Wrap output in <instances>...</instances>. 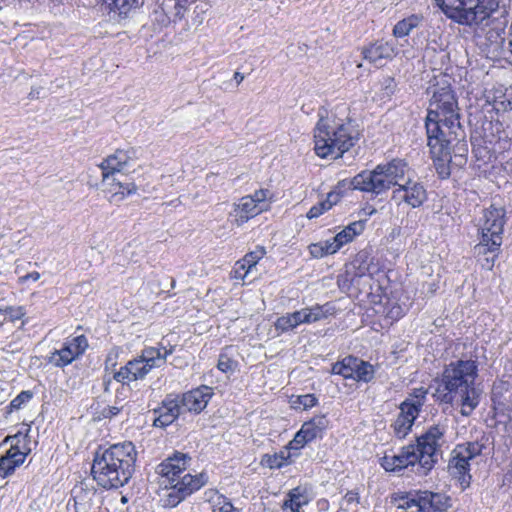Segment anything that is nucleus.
Wrapping results in <instances>:
<instances>
[{
	"instance_id": "f257e3e1",
	"label": "nucleus",
	"mask_w": 512,
	"mask_h": 512,
	"mask_svg": "<svg viewBox=\"0 0 512 512\" xmlns=\"http://www.w3.org/2000/svg\"><path fill=\"white\" fill-rule=\"evenodd\" d=\"M427 146L438 175L450 176L451 148L457 142L458 150L467 152L465 131L460 123L458 102L449 85L432 88L429 108L425 119Z\"/></svg>"
},
{
	"instance_id": "f03ea898",
	"label": "nucleus",
	"mask_w": 512,
	"mask_h": 512,
	"mask_svg": "<svg viewBox=\"0 0 512 512\" xmlns=\"http://www.w3.org/2000/svg\"><path fill=\"white\" fill-rule=\"evenodd\" d=\"M347 107L337 106L334 110L320 109L319 119L313 130L314 151L321 158L337 159L355 145L359 132L345 116Z\"/></svg>"
},
{
	"instance_id": "7ed1b4c3",
	"label": "nucleus",
	"mask_w": 512,
	"mask_h": 512,
	"mask_svg": "<svg viewBox=\"0 0 512 512\" xmlns=\"http://www.w3.org/2000/svg\"><path fill=\"white\" fill-rule=\"evenodd\" d=\"M478 367L473 360H457L448 364L441 376L438 399L446 404H458L460 413L469 416L480 403V391L475 387Z\"/></svg>"
},
{
	"instance_id": "20e7f679",
	"label": "nucleus",
	"mask_w": 512,
	"mask_h": 512,
	"mask_svg": "<svg viewBox=\"0 0 512 512\" xmlns=\"http://www.w3.org/2000/svg\"><path fill=\"white\" fill-rule=\"evenodd\" d=\"M136 458L135 445L130 441L99 448L91 467L92 477L105 490L123 487L134 473Z\"/></svg>"
},
{
	"instance_id": "39448f33",
	"label": "nucleus",
	"mask_w": 512,
	"mask_h": 512,
	"mask_svg": "<svg viewBox=\"0 0 512 512\" xmlns=\"http://www.w3.org/2000/svg\"><path fill=\"white\" fill-rule=\"evenodd\" d=\"M174 350L175 346L164 339L156 346H145L136 357L114 373L113 379L122 384L143 380L153 369L165 365Z\"/></svg>"
},
{
	"instance_id": "423d86ee",
	"label": "nucleus",
	"mask_w": 512,
	"mask_h": 512,
	"mask_svg": "<svg viewBox=\"0 0 512 512\" xmlns=\"http://www.w3.org/2000/svg\"><path fill=\"white\" fill-rule=\"evenodd\" d=\"M502 0H434L450 20L459 25L480 26L500 8Z\"/></svg>"
},
{
	"instance_id": "0eeeda50",
	"label": "nucleus",
	"mask_w": 512,
	"mask_h": 512,
	"mask_svg": "<svg viewBox=\"0 0 512 512\" xmlns=\"http://www.w3.org/2000/svg\"><path fill=\"white\" fill-rule=\"evenodd\" d=\"M407 164L400 159L377 165L372 171H362L351 180V186L355 190L379 195L391 187L401 185L405 180Z\"/></svg>"
},
{
	"instance_id": "6e6552de",
	"label": "nucleus",
	"mask_w": 512,
	"mask_h": 512,
	"mask_svg": "<svg viewBox=\"0 0 512 512\" xmlns=\"http://www.w3.org/2000/svg\"><path fill=\"white\" fill-rule=\"evenodd\" d=\"M134 148L118 149L105 158L99 165L102 171L103 184L110 193L111 202H120L125 197L136 193V185L132 182H123L117 175H122L131 161L137 158Z\"/></svg>"
},
{
	"instance_id": "1a4fd4ad",
	"label": "nucleus",
	"mask_w": 512,
	"mask_h": 512,
	"mask_svg": "<svg viewBox=\"0 0 512 512\" xmlns=\"http://www.w3.org/2000/svg\"><path fill=\"white\" fill-rule=\"evenodd\" d=\"M448 431L447 419L439 421L427 428V430L417 438L418 456H420V474L426 476L435 466L438 457L441 455V448L446 443V433Z\"/></svg>"
},
{
	"instance_id": "9d476101",
	"label": "nucleus",
	"mask_w": 512,
	"mask_h": 512,
	"mask_svg": "<svg viewBox=\"0 0 512 512\" xmlns=\"http://www.w3.org/2000/svg\"><path fill=\"white\" fill-rule=\"evenodd\" d=\"M484 449V445L478 441L458 444L451 452L448 463V472L458 479L463 488L470 485V461L479 456Z\"/></svg>"
},
{
	"instance_id": "9b49d317",
	"label": "nucleus",
	"mask_w": 512,
	"mask_h": 512,
	"mask_svg": "<svg viewBox=\"0 0 512 512\" xmlns=\"http://www.w3.org/2000/svg\"><path fill=\"white\" fill-rule=\"evenodd\" d=\"M87 347L88 340L84 335L67 338L59 350L51 353L49 362L56 367L67 366L81 356Z\"/></svg>"
},
{
	"instance_id": "f8f14e48",
	"label": "nucleus",
	"mask_w": 512,
	"mask_h": 512,
	"mask_svg": "<svg viewBox=\"0 0 512 512\" xmlns=\"http://www.w3.org/2000/svg\"><path fill=\"white\" fill-rule=\"evenodd\" d=\"M392 200L397 205L405 203L412 208H418L427 200V192L423 184L408 179L393 190Z\"/></svg>"
},
{
	"instance_id": "ddd939ff",
	"label": "nucleus",
	"mask_w": 512,
	"mask_h": 512,
	"mask_svg": "<svg viewBox=\"0 0 512 512\" xmlns=\"http://www.w3.org/2000/svg\"><path fill=\"white\" fill-rule=\"evenodd\" d=\"M183 411L179 395L168 394L159 407L153 409V426L165 428L171 425Z\"/></svg>"
},
{
	"instance_id": "4468645a",
	"label": "nucleus",
	"mask_w": 512,
	"mask_h": 512,
	"mask_svg": "<svg viewBox=\"0 0 512 512\" xmlns=\"http://www.w3.org/2000/svg\"><path fill=\"white\" fill-rule=\"evenodd\" d=\"M506 223V211L502 207H495L491 205L489 208L483 211V217L480 223V231L492 232V236L494 237V247H496L499 242H502V235L504 231V226Z\"/></svg>"
},
{
	"instance_id": "2eb2a0df",
	"label": "nucleus",
	"mask_w": 512,
	"mask_h": 512,
	"mask_svg": "<svg viewBox=\"0 0 512 512\" xmlns=\"http://www.w3.org/2000/svg\"><path fill=\"white\" fill-rule=\"evenodd\" d=\"M213 395L211 387L202 385L179 395L180 404L184 411L199 414L206 408Z\"/></svg>"
},
{
	"instance_id": "dca6fc26",
	"label": "nucleus",
	"mask_w": 512,
	"mask_h": 512,
	"mask_svg": "<svg viewBox=\"0 0 512 512\" xmlns=\"http://www.w3.org/2000/svg\"><path fill=\"white\" fill-rule=\"evenodd\" d=\"M397 54V48L394 41H384L383 39L371 43L363 48V58L370 63L381 66L383 60H390Z\"/></svg>"
},
{
	"instance_id": "f3484780",
	"label": "nucleus",
	"mask_w": 512,
	"mask_h": 512,
	"mask_svg": "<svg viewBox=\"0 0 512 512\" xmlns=\"http://www.w3.org/2000/svg\"><path fill=\"white\" fill-rule=\"evenodd\" d=\"M427 398V389L424 387L415 388L399 405V414L411 421L413 424L418 418Z\"/></svg>"
},
{
	"instance_id": "a211bd4d",
	"label": "nucleus",
	"mask_w": 512,
	"mask_h": 512,
	"mask_svg": "<svg viewBox=\"0 0 512 512\" xmlns=\"http://www.w3.org/2000/svg\"><path fill=\"white\" fill-rule=\"evenodd\" d=\"M450 496L432 491H418L419 512H444L451 507Z\"/></svg>"
},
{
	"instance_id": "6ab92c4d",
	"label": "nucleus",
	"mask_w": 512,
	"mask_h": 512,
	"mask_svg": "<svg viewBox=\"0 0 512 512\" xmlns=\"http://www.w3.org/2000/svg\"><path fill=\"white\" fill-rule=\"evenodd\" d=\"M189 460L186 454L177 452L158 466V473L167 480L168 484H172L184 473Z\"/></svg>"
},
{
	"instance_id": "aec40b11",
	"label": "nucleus",
	"mask_w": 512,
	"mask_h": 512,
	"mask_svg": "<svg viewBox=\"0 0 512 512\" xmlns=\"http://www.w3.org/2000/svg\"><path fill=\"white\" fill-rule=\"evenodd\" d=\"M334 313V307L330 303L324 305L316 304L311 307L302 308L292 312L297 325L311 324L327 318Z\"/></svg>"
},
{
	"instance_id": "412c9836",
	"label": "nucleus",
	"mask_w": 512,
	"mask_h": 512,
	"mask_svg": "<svg viewBox=\"0 0 512 512\" xmlns=\"http://www.w3.org/2000/svg\"><path fill=\"white\" fill-rule=\"evenodd\" d=\"M257 205L258 204L253 202L252 198L248 196L242 197L239 202L235 204L233 211L230 213L232 221H234L237 226H241L249 219L257 216L261 213V208Z\"/></svg>"
},
{
	"instance_id": "4be33fe9",
	"label": "nucleus",
	"mask_w": 512,
	"mask_h": 512,
	"mask_svg": "<svg viewBox=\"0 0 512 512\" xmlns=\"http://www.w3.org/2000/svg\"><path fill=\"white\" fill-rule=\"evenodd\" d=\"M31 431V426L28 424H23L20 430L14 435H8L3 440V444H10L9 450L11 451H19L24 453L27 457L31 452V440L29 433Z\"/></svg>"
},
{
	"instance_id": "5701e85b",
	"label": "nucleus",
	"mask_w": 512,
	"mask_h": 512,
	"mask_svg": "<svg viewBox=\"0 0 512 512\" xmlns=\"http://www.w3.org/2000/svg\"><path fill=\"white\" fill-rule=\"evenodd\" d=\"M208 481V477L205 473H199L192 475L186 473L178 478L173 484L186 498L198 491Z\"/></svg>"
},
{
	"instance_id": "b1692460",
	"label": "nucleus",
	"mask_w": 512,
	"mask_h": 512,
	"mask_svg": "<svg viewBox=\"0 0 512 512\" xmlns=\"http://www.w3.org/2000/svg\"><path fill=\"white\" fill-rule=\"evenodd\" d=\"M25 459L26 456L24 453L8 449L5 454L0 457V477L6 478L12 475L15 470L24 463Z\"/></svg>"
},
{
	"instance_id": "393cba45",
	"label": "nucleus",
	"mask_w": 512,
	"mask_h": 512,
	"mask_svg": "<svg viewBox=\"0 0 512 512\" xmlns=\"http://www.w3.org/2000/svg\"><path fill=\"white\" fill-rule=\"evenodd\" d=\"M395 457L396 466L398 471L407 468L408 466H417L415 472L420 474V456H418L417 447L415 445H408L403 447L399 454L393 455Z\"/></svg>"
},
{
	"instance_id": "a878e982",
	"label": "nucleus",
	"mask_w": 512,
	"mask_h": 512,
	"mask_svg": "<svg viewBox=\"0 0 512 512\" xmlns=\"http://www.w3.org/2000/svg\"><path fill=\"white\" fill-rule=\"evenodd\" d=\"M364 230V222L355 221L337 233L331 240L332 245L338 251L343 245L351 242L355 236L360 235Z\"/></svg>"
},
{
	"instance_id": "bb28decb",
	"label": "nucleus",
	"mask_w": 512,
	"mask_h": 512,
	"mask_svg": "<svg viewBox=\"0 0 512 512\" xmlns=\"http://www.w3.org/2000/svg\"><path fill=\"white\" fill-rule=\"evenodd\" d=\"M109 12L119 17H126L131 11L140 8L144 0H102Z\"/></svg>"
},
{
	"instance_id": "cd10ccee",
	"label": "nucleus",
	"mask_w": 512,
	"mask_h": 512,
	"mask_svg": "<svg viewBox=\"0 0 512 512\" xmlns=\"http://www.w3.org/2000/svg\"><path fill=\"white\" fill-rule=\"evenodd\" d=\"M308 504V497L299 487L292 489L282 504L283 512H303V506Z\"/></svg>"
},
{
	"instance_id": "c85d7f7f",
	"label": "nucleus",
	"mask_w": 512,
	"mask_h": 512,
	"mask_svg": "<svg viewBox=\"0 0 512 512\" xmlns=\"http://www.w3.org/2000/svg\"><path fill=\"white\" fill-rule=\"evenodd\" d=\"M297 453L290 452L286 447L278 453L273 455L266 454L263 456L262 463L270 469H280L292 463V458L297 456Z\"/></svg>"
},
{
	"instance_id": "c756f323",
	"label": "nucleus",
	"mask_w": 512,
	"mask_h": 512,
	"mask_svg": "<svg viewBox=\"0 0 512 512\" xmlns=\"http://www.w3.org/2000/svg\"><path fill=\"white\" fill-rule=\"evenodd\" d=\"M423 21V16L412 14L400 21H398L393 28V35L396 38H402L410 34V32L417 28Z\"/></svg>"
},
{
	"instance_id": "7c9ffc66",
	"label": "nucleus",
	"mask_w": 512,
	"mask_h": 512,
	"mask_svg": "<svg viewBox=\"0 0 512 512\" xmlns=\"http://www.w3.org/2000/svg\"><path fill=\"white\" fill-rule=\"evenodd\" d=\"M327 426V420L324 416H318L314 417L310 421L305 422L302 427L301 431L305 436L308 438V440L311 442L315 440L318 437H321L323 430Z\"/></svg>"
},
{
	"instance_id": "2f4dec72",
	"label": "nucleus",
	"mask_w": 512,
	"mask_h": 512,
	"mask_svg": "<svg viewBox=\"0 0 512 512\" xmlns=\"http://www.w3.org/2000/svg\"><path fill=\"white\" fill-rule=\"evenodd\" d=\"M481 239L480 242L474 247V255L475 257H482L488 254V252H499L502 242L494 247V237L492 236V232L480 231Z\"/></svg>"
},
{
	"instance_id": "473e14b6",
	"label": "nucleus",
	"mask_w": 512,
	"mask_h": 512,
	"mask_svg": "<svg viewBox=\"0 0 512 512\" xmlns=\"http://www.w3.org/2000/svg\"><path fill=\"white\" fill-rule=\"evenodd\" d=\"M353 374V380L368 383L374 378L375 370L372 364L357 358Z\"/></svg>"
},
{
	"instance_id": "72a5a7b5",
	"label": "nucleus",
	"mask_w": 512,
	"mask_h": 512,
	"mask_svg": "<svg viewBox=\"0 0 512 512\" xmlns=\"http://www.w3.org/2000/svg\"><path fill=\"white\" fill-rule=\"evenodd\" d=\"M356 363L357 357L347 356L333 364L331 372L336 375H341L345 379H353V369H355Z\"/></svg>"
},
{
	"instance_id": "f704fd0d",
	"label": "nucleus",
	"mask_w": 512,
	"mask_h": 512,
	"mask_svg": "<svg viewBox=\"0 0 512 512\" xmlns=\"http://www.w3.org/2000/svg\"><path fill=\"white\" fill-rule=\"evenodd\" d=\"M413 425L414 424L411 421L403 417L401 414H398L394 422L391 424L392 433L395 437L403 439L410 433Z\"/></svg>"
},
{
	"instance_id": "c9c22d12",
	"label": "nucleus",
	"mask_w": 512,
	"mask_h": 512,
	"mask_svg": "<svg viewBox=\"0 0 512 512\" xmlns=\"http://www.w3.org/2000/svg\"><path fill=\"white\" fill-rule=\"evenodd\" d=\"M507 395L501 394L499 392L498 387H494L492 391V402L494 404V408L496 410H500L504 412L509 410L512 406V393L510 391H506Z\"/></svg>"
},
{
	"instance_id": "e433bc0d",
	"label": "nucleus",
	"mask_w": 512,
	"mask_h": 512,
	"mask_svg": "<svg viewBox=\"0 0 512 512\" xmlns=\"http://www.w3.org/2000/svg\"><path fill=\"white\" fill-rule=\"evenodd\" d=\"M169 485L170 487L166 489L161 501L164 507L173 508L181 503L186 497L178 491L173 483Z\"/></svg>"
},
{
	"instance_id": "4c0bfd02",
	"label": "nucleus",
	"mask_w": 512,
	"mask_h": 512,
	"mask_svg": "<svg viewBox=\"0 0 512 512\" xmlns=\"http://www.w3.org/2000/svg\"><path fill=\"white\" fill-rule=\"evenodd\" d=\"M309 252L313 258H322L329 254L336 253L335 247L332 245L331 240L325 242L313 243L309 246Z\"/></svg>"
},
{
	"instance_id": "58836bf2",
	"label": "nucleus",
	"mask_w": 512,
	"mask_h": 512,
	"mask_svg": "<svg viewBox=\"0 0 512 512\" xmlns=\"http://www.w3.org/2000/svg\"><path fill=\"white\" fill-rule=\"evenodd\" d=\"M27 311L24 306H0V314L5 316V320L15 322L21 320L26 315Z\"/></svg>"
},
{
	"instance_id": "ea45409f",
	"label": "nucleus",
	"mask_w": 512,
	"mask_h": 512,
	"mask_svg": "<svg viewBox=\"0 0 512 512\" xmlns=\"http://www.w3.org/2000/svg\"><path fill=\"white\" fill-rule=\"evenodd\" d=\"M248 197L252 198L253 202L258 204L257 206L261 208V212H263L269 208V204L272 199V192L268 189H260L255 191L253 195H248Z\"/></svg>"
},
{
	"instance_id": "a19ab883",
	"label": "nucleus",
	"mask_w": 512,
	"mask_h": 512,
	"mask_svg": "<svg viewBox=\"0 0 512 512\" xmlns=\"http://www.w3.org/2000/svg\"><path fill=\"white\" fill-rule=\"evenodd\" d=\"M297 326L298 325L295 322V318L292 313H287L286 315L279 317L275 322V329L282 333L293 330Z\"/></svg>"
},
{
	"instance_id": "79ce46f5",
	"label": "nucleus",
	"mask_w": 512,
	"mask_h": 512,
	"mask_svg": "<svg viewBox=\"0 0 512 512\" xmlns=\"http://www.w3.org/2000/svg\"><path fill=\"white\" fill-rule=\"evenodd\" d=\"M265 249L263 247H257L254 251L247 253L242 259V263L245 264L247 269L252 271L260 259L265 255Z\"/></svg>"
},
{
	"instance_id": "37998d69",
	"label": "nucleus",
	"mask_w": 512,
	"mask_h": 512,
	"mask_svg": "<svg viewBox=\"0 0 512 512\" xmlns=\"http://www.w3.org/2000/svg\"><path fill=\"white\" fill-rule=\"evenodd\" d=\"M33 397V393L29 390L21 391L9 404V411L19 410L25 406Z\"/></svg>"
},
{
	"instance_id": "c03bdc74",
	"label": "nucleus",
	"mask_w": 512,
	"mask_h": 512,
	"mask_svg": "<svg viewBox=\"0 0 512 512\" xmlns=\"http://www.w3.org/2000/svg\"><path fill=\"white\" fill-rule=\"evenodd\" d=\"M359 501H360L359 492L356 490H351V491H348L344 495V497L341 500L340 505L343 510L348 511V510L352 509L354 506H356L357 504H359Z\"/></svg>"
},
{
	"instance_id": "a18cd8bd",
	"label": "nucleus",
	"mask_w": 512,
	"mask_h": 512,
	"mask_svg": "<svg viewBox=\"0 0 512 512\" xmlns=\"http://www.w3.org/2000/svg\"><path fill=\"white\" fill-rule=\"evenodd\" d=\"M309 442L310 441L305 436V434H303L302 431L299 430L295 434L294 438L289 442V444L287 445V448L289 449L290 452L298 451Z\"/></svg>"
},
{
	"instance_id": "49530a36",
	"label": "nucleus",
	"mask_w": 512,
	"mask_h": 512,
	"mask_svg": "<svg viewBox=\"0 0 512 512\" xmlns=\"http://www.w3.org/2000/svg\"><path fill=\"white\" fill-rule=\"evenodd\" d=\"M251 271L247 269L241 260L237 261L230 272V277L236 280H243Z\"/></svg>"
},
{
	"instance_id": "de8ad7c7",
	"label": "nucleus",
	"mask_w": 512,
	"mask_h": 512,
	"mask_svg": "<svg viewBox=\"0 0 512 512\" xmlns=\"http://www.w3.org/2000/svg\"><path fill=\"white\" fill-rule=\"evenodd\" d=\"M499 252H488L487 255L482 257H476L481 267L486 270H492L494 267L495 260L498 257Z\"/></svg>"
},
{
	"instance_id": "09e8293b",
	"label": "nucleus",
	"mask_w": 512,
	"mask_h": 512,
	"mask_svg": "<svg viewBox=\"0 0 512 512\" xmlns=\"http://www.w3.org/2000/svg\"><path fill=\"white\" fill-rule=\"evenodd\" d=\"M412 507L418 508V492L412 498H410L408 496H400L399 497L398 504H397L398 509L407 510Z\"/></svg>"
},
{
	"instance_id": "8fccbe9b",
	"label": "nucleus",
	"mask_w": 512,
	"mask_h": 512,
	"mask_svg": "<svg viewBox=\"0 0 512 512\" xmlns=\"http://www.w3.org/2000/svg\"><path fill=\"white\" fill-rule=\"evenodd\" d=\"M328 210H330V208L327 206L325 200H323L310 208L307 217L309 219L317 218Z\"/></svg>"
},
{
	"instance_id": "3c124183",
	"label": "nucleus",
	"mask_w": 512,
	"mask_h": 512,
	"mask_svg": "<svg viewBox=\"0 0 512 512\" xmlns=\"http://www.w3.org/2000/svg\"><path fill=\"white\" fill-rule=\"evenodd\" d=\"M497 105L499 106L497 109L512 110V85L506 89L502 100L498 101Z\"/></svg>"
},
{
	"instance_id": "603ef678",
	"label": "nucleus",
	"mask_w": 512,
	"mask_h": 512,
	"mask_svg": "<svg viewBox=\"0 0 512 512\" xmlns=\"http://www.w3.org/2000/svg\"><path fill=\"white\" fill-rule=\"evenodd\" d=\"M298 403L302 405L304 409L312 408L317 403V398L313 394H305L297 397V401L294 404Z\"/></svg>"
},
{
	"instance_id": "864d4df0",
	"label": "nucleus",
	"mask_w": 512,
	"mask_h": 512,
	"mask_svg": "<svg viewBox=\"0 0 512 512\" xmlns=\"http://www.w3.org/2000/svg\"><path fill=\"white\" fill-rule=\"evenodd\" d=\"M209 494H211V496H209V502L211 503L212 512H223L224 506L221 502L222 495L212 491H210Z\"/></svg>"
},
{
	"instance_id": "5fc2aeb1",
	"label": "nucleus",
	"mask_w": 512,
	"mask_h": 512,
	"mask_svg": "<svg viewBox=\"0 0 512 512\" xmlns=\"http://www.w3.org/2000/svg\"><path fill=\"white\" fill-rule=\"evenodd\" d=\"M342 197V192L340 191V187L338 186L336 189L330 191L327 194L325 202L327 206L331 209L334 205H336Z\"/></svg>"
},
{
	"instance_id": "6e6d98bb",
	"label": "nucleus",
	"mask_w": 512,
	"mask_h": 512,
	"mask_svg": "<svg viewBox=\"0 0 512 512\" xmlns=\"http://www.w3.org/2000/svg\"><path fill=\"white\" fill-rule=\"evenodd\" d=\"M395 457L394 456H384L381 460V466L389 472H397L398 468L395 465Z\"/></svg>"
},
{
	"instance_id": "4d7b16f0",
	"label": "nucleus",
	"mask_w": 512,
	"mask_h": 512,
	"mask_svg": "<svg viewBox=\"0 0 512 512\" xmlns=\"http://www.w3.org/2000/svg\"><path fill=\"white\" fill-rule=\"evenodd\" d=\"M122 409H123V406H121V407H119L117 405L106 406L102 409L101 415L103 418L111 419V418L117 416Z\"/></svg>"
},
{
	"instance_id": "13d9d810",
	"label": "nucleus",
	"mask_w": 512,
	"mask_h": 512,
	"mask_svg": "<svg viewBox=\"0 0 512 512\" xmlns=\"http://www.w3.org/2000/svg\"><path fill=\"white\" fill-rule=\"evenodd\" d=\"M383 89L385 91L386 96H390L394 93L396 88V83L393 78L385 77L382 82Z\"/></svg>"
},
{
	"instance_id": "bf43d9fd",
	"label": "nucleus",
	"mask_w": 512,
	"mask_h": 512,
	"mask_svg": "<svg viewBox=\"0 0 512 512\" xmlns=\"http://www.w3.org/2000/svg\"><path fill=\"white\" fill-rule=\"evenodd\" d=\"M67 512H88L85 505L79 504L75 498L67 503Z\"/></svg>"
},
{
	"instance_id": "052dcab7",
	"label": "nucleus",
	"mask_w": 512,
	"mask_h": 512,
	"mask_svg": "<svg viewBox=\"0 0 512 512\" xmlns=\"http://www.w3.org/2000/svg\"><path fill=\"white\" fill-rule=\"evenodd\" d=\"M189 0H177L176 1V4H175V9H176V15L177 16H182L187 5L189 4Z\"/></svg>"
},
{
	"instance_id": "680f3d73",
	"label": "nucleus",
	"mask_w": 512,
	"mask_h": 512,
	"mask_svg": "<svg viewBox=\"0 0 512 512\" xmlns=\"http://www.w3.org/2000/svg\"><path fill=\"white\" fill-rule=\"evenodd\" d=\"M39 279H40V273L37 272V271H33V272H30V273H27L24 276H21L19 278V283H25L28 280L37 281Z\"/></svg>"
},
{
	"instance_id": "e2e57ef3",
	"label": "nucleus",
	"mask_w": 512,
	"mask_h": 512,
	"mask_svg": "<svg viewBox=\"0 0 512 512\" xmlns=\"http://www.w3.org/2000/svg\"><path fill=\"white\" fill-rule=\"evenodd\" d=\"M244 78H245L244 74H242L240 72H235V74H234L235 86L237 87L244 80Z\"/></svg>"
},
{
	"instance_id": "0e129e2a",
	"label": "nucleus",
	"mask_w": 512,
	"mask_h": 512,
	"mask_svg": "<svg viewBox=\"0 0 512 512\" xmlns=\"http://www.w3.org/2000/svg\"><path fill=\"white\" fill-rule=\"evenodd\" d=\"M223 358V354L220 353L219 354V360H218V364H217V367L219 370L223 371L224 372V367H225V364H224V361L222 360Z\"/></svg>"
},
{
	"instance_id": "69168bd1",
	"label": "nucleus",
	"mask_w": 512,
	"mask_h": 512,
	"mask_svg": "<svg viewBox=\"0 0 512 512\" xmlns=\"http://www.w3.org/2000/svg\"><path fill=\"white\" fill-rule=\"evenodd\" d=\"M227 506H229V507H230V510L228 511V510L226 509V512H238V511H237V509H235V508L232 506V504H231L230 502H228V501H226V507H227Z\"/></svg>"
},
{
	"instance_id": "338daca9",
	"label": "nucleus",
	"mask_w": 512,
	"mask_h": 512,
	"mask_svg": "<svg viewBox=\"0 0 512 512\" xmlns=\"http://www.w3.org/2000/svg\"><path fill=\"white\" fill-rule=\"evenodd\" d=\"M29 95H30L31 98L38 97L39 91L32 90Z\"/></svg>"
},
{
	"instance_id": "774afa93",
	"label": "nucleus",
	"mask_w": 512,
	"mask_h": 512,
	"mask_svg": "<svg viewBox=\"0 0 512 512\" xmlns=\"http://www.w3.org/2000/svg\"><path fill=\"white\" fill-rule=\"evenodd\" d=\"M365 273H370V272H369V268H366V269H364V268H363V269H362V268H360V272L358 273V275H359V276H362V275H364Z\"/></svg>"
}]
</instances>
